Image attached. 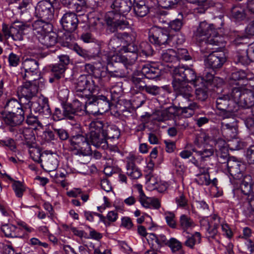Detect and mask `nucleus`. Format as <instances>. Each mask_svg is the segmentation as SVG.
<instances>
[{
	"instance_id": "nucleus-1",
	"label": "nucleus",
	"mask_w": 254,
	"mask_h": 254,
	"mask_svg": "<svg viewBox=\"0 0 254 254\" xmlns=\"http://www.w3.org/2000/svg\"><path fill=\"white\" fill-rule=\"evenodd\" d=\"M131 6V0H114L111 7L117 13L114 11H109L105 17L108 30L113 33L118 29L128 28L130 24L127 19L121 14L128 12Z\"/></svg>"
},
{
	"instance_id": "nucleus-2",
	"label": "nucleus",
	"mask_w": 254,
	"mask_h": 254,
	"mask_svg": "<svg viewBox=\"0 0 254 254\" xmlns=\"http://www.w3.org/2000/svg\"><path fill=\"white\" fill-rule=\"evenodd\" d=\"M208 139L209 136L205 133L200 132L196 135L194 140V147L192 151L195 157H192L190 161L198 168L199 173L197 175L209 174V168L203 162L213 155L214 149L207 143Z\"/></svg>"
},
{
	"instance_id": "nucleus-3",
	"label": "nucleus",
	"mask_w": 254,
	"mask_h": 254,
	"mask_svg": "<svg viewBox=\"0 0 254 254\" xmlns=\"http://www.w3.org/2000/svg\"><path fill=\"white\" fill-rule=\"evenodd\" d=\"M118 37L121 39L122 43L124 46V50L125 52H129L128 55L131 57L130 59L127 57L121 55H114L112 57V60L116 63H123L126 71L121 73L120 76H126L131 73L132 70V66L137 59V54L136 53L137 47L135 46L134 42L135 41V35L133 33H128L127 32L118 33Z\"/></svg>"
},
{
	"instance_id": "nucleus-4",
	"label": "nucleus",
	"mask_w": 254,
	"mask_h": 254,
	"mask_svg": "<svg viewBox=\"0 0 254 254\" xmlns=\"http://www.w3.org/2000/svg\"><path fill=\"white\" fill-rule=\"evenodd\" d=\"M172 86L174 91L177 94L178 105L182 109L183 114L187 113L190 111L188 115L191 116L193 111L199 108V106L195 102L192 101L193 98L192 88L186 82L172 81Z\"/></svg>"
},
{
	"instance_id": "nucleus-5",
	"label": "nucleus",
	"mask_w": 254,
	"mask_h": 254,
	"mask_svg": "<svg viewBox=\"0 0 254 254\" xmlns=\"http://www.w3.org/2000/svg\"><path fill=\"white\" fill-rule=\"evenodd\" d=\"M216 28L213 24L206 21L200 22L199 26L194 32L193 37L197 42L206 45L207 49H211V46H219L220 37Z\"/></svg>"
},
{
	"instance_id": "nucleus-6",
	"label": "nucleus",
	"mask_w": 254,
	"mask_h": 254,
	"mask_svg": "<svg viewBox=\"0 0 254 254\" xmlns=\"http://www.w3.org/2000/svg\"><path fill=\"white\" fill-rule=\"evenodd\" d=\"M173 80L187 83H190L194 86H199V83L203 82V78L197 76L195 71L192 68L185 66L175 67L173 71Z\"/></svg>"
},
{
	"instance_id": "nucleus-7",
	"label": "nucleus",
	"mask_w": 254,
	"mask_h": 254,
	"mask_svg": "<svg viewBox=\"0 0 254 254\" xmlns=\"http://www.w3.org/2000/svg\"><path fill=\"white\" fill-rule=\"evenodd\" d=\"M90 132L87 135V140L90 144L96 147H105L107 141L103 132L104 124L101 121H95L90 124Z\"/></svg>"
},
{
	"instance_id": "nucleus-8",
	"label": "nucleus",
	"mask_w": 254,
	"mask_h": 254,
	"mask_svg": "<svg viewBox=\"0 0 254 254\" xmlns=\"http://www.w3.org/2000/svg\"><path fill=\"white\" fill-rule=\"evenodd\" d=\"M231 96L237 104L244 108H254V92L251 90L236 87L232 89Z\"/></svg>"
},
{
	"instance_id": "nucleus-9",
	"label": "nucleus",
	"mask_w": 254,
	"mask_h": 254,
	"mask_svg": "<svg viewBox=\"0 0 254 254\" xmlns=\"http://www.w3.org/2000/svg\"><path fill=\"white\" fill-rule=\"evenodd\" d=\"M71 150L75 151V154L84 156L92 155V151L87 138L82 134H77L69 139Z\"/></svg>"
},
{
	"instance_id": "nucleus-10",
	"label": "nucleus",
	"mask_w": 254,
	"mask_h": 254,
	"mask_svg": "<svg viewBox=\"0 0 254 254\" xmlns=\"http://www.w3.org/2000/svg\"><path fill=\"white\" fill-rule=\"evenodd\" d=\"M26 81L18 88L17 91L19 101L25 108H27L28 104L27 103L32 102L31 99L36 96L38 90V87L35 84L31 83V80Z\"/></svg>"
},
{
	"instance_id": "nucleus-11",
	"label": "nucleus",
	"mask_w": 254,
	"mask_h": 254,
	"mask_svg": "<svg viewBox=\"0 0 254 254\" xmlns=\"http://www.w3.org/2000/svg\"><path fill=\"white\" fill-rule=\"evenodd\" d=\"M148 38L152 44L161 45L170 44L171 42L172 36L167 29L158 26H153L149 30Z\"/></svg>"
},
{
	"instance_id": "nucleus-12",
	"label": "nucleus",
	"mask_w": 254,
	"mask_h": 254,
	"mask_svg": "<svg viewBox=\"0 0 254 254\" xmlns=\"http://www.w3.org/2000/svg\"><path fill=\"white\" fill-rule=\"evenodd\" d=\"M216 108L220 112L219 113L220 116L224 119L230 118L232 116V113L236 109H235L234 106L237 104L232 96L231 98L229 95H224L217 98L216 101Z\"/></svg>"
},
{
	"instance_id": "nucleus-13",
	"label": "nucleus",
	"mask_w": 254,
	"mask_h": 254,
	"mask_svg": "<svg viewBox=\"0 0 254 254\" xmlns=\"http://www.w3.org/2000/svg\"><path fill=\"white\" fill-rule=\"evenodd\" d=\"M28 104L27 108L25 109L26 110L28 109L30 113L32 112L35 113H38L45 118H49L51 116L52 112L47 98L42 97L36 101H32Z\"/></svg>"
},
{
	"instance_id": "nucleus-14",
	"label": "nucleus",
	"mask_w": 254,
	"mask_h": 254,
	"mask_svg": "<svg viewBox=\"0 0 254 254\" xmlns=\"http://www.w3.org/2000/svg\"><path fill=\"white\" fill-rule=\"evenodd\" d=\"M39 63L35 59L26 58L22 63L21 71L19 75L25 80L34 81L33 76L37 75L39 70Z\"/></svg>"
},
{
	"instance_id": "nucleus-15",
	"label": "nucleus",
	"mask_w": 254,
	"mask_h": 254,
	"mask_svg": "<svg viewBox=\"0 0 254 254\" xmlns=\"http://www.w3.org/2000/svg\"><path fill=\"white\" fill-rule=\"evenodd\" d=\"M127 159V175L131 179H137L142 176L140 169L136 165L135 163H139L143 160L141 156L129 154L126 158Z\"/></svg>"
},
{
	"instance_id": "nucleus-16",
	"label": "nucleus",
	"mask_w": 254,
	"mask_h": 254,
	"mask_svg": "<svg viewBox=\"0 0 254 254\" xmlns=\"http://www.w3.org/2000/svg\"><path fill=\"white\" fill-rule=\"evenodd\" d=\"M100 86L98 82L94 79L91 75L86 76L82 75L79 77L77 80L75 90L78 91H86L93 93L99 90Z\"/></svg>"
},
{
	"instance_id": "nucleus-17",
	"label": "nucleus",
	"mask_w": 254,
	"mask_h": 254,
	"mask_svg": "<svg viewBox=\"0 0 254 254\" xmlns=\"http://www.w3.org/2000/svg\"><path fill=\"white\" fill-rule=\"evenodd\" d=\"M27 112L25 110H20L19 113L6 112L2 110H0V118L7 125L16 127L20 125L24 120V115Z\"/></svg>"
},
{
	"instance_id": "nucleus-18",
	"label": "nucleus",
	"mask_w": 254,
	"mask_h": 254,
	"mask_svg": "<svg viewBox=\"0 0 254 254\" xmlns=\"http://www.w3.org/2000/svg\"><path fill=\"white\" fill-rule=\"evenodd\" d=\"M219 223V217L216 215L212 216L210 220L202 218L200 220L201 229L206 231L207 237L212 239L214 238L218 233Z\"/></svg>"
},
{
	"instance_id": "nucleus-19",
	"label": "nucleus",
	"mask_w": 254,
	"mask_h": 254,
	"mask_svg": "<svg viewBox=\"0 0 254 254\" xmlns=\"http://www.w3.org/2000/svg\"><path fill=\"white\" fill-rule=\"evenodd\" d=\"M85 70L92 74L93 78L96 80L101 86H105L110 80V75L106 71L100 68H96L93 64H86L84 65Z\"/></svg>"
},
{
	"instance_id": "nucleus-20",
	"label": "nucleus",
	"mask_w": 254,
	"mask_h": 254,
	"mask_svg": "<svg viewBox=\"0 0 254 254\" xmlns=\"http://www.w3.org/2000/svg\"><path fill=\"white\" fill-rule=\"evenodd\" d=\"M56 0H43L40 1L35 7L37 16L45 20H49L53 17L52 10Z\"/></svg>"
},
{
	"instance_id": "nucleus-21",
	"label": "nucleus",
	"mask_w": 254,
	"mask_h": 254,
	"mask_svg": "<svg viewBox=\"0 0 254 254\" xmlns=\"http://www.w3.org/2000/svg\"><path fill=\"white\" fill-rule=\"evenodd\" d=\"M60 22L65 31L71 33L77 29L79 20L74 12L69 11L63 15Z\"/></svg>"
},
{
	"instance_id": "nucleus-22",
	"label": "nucleus",
	"mask_w": 254,
	"mask_h": 254,
	"mask_svg": "<svg viewBox=\"0 0 254 254\" xmlns=\"http://www.w3.org/2000/svg\"><path fill=\"white\" fill-rule=\"evenodd\" d=\"M31 29V24L28 22L16 21L11 25V35L15 41H21L23 39L24 31Z\"/></svg>"
},
{
	"instance_id": "nucleus-23",
	"label": "nucleus",
	"mask_w": 254,
	"mask_h": 254,
	"mask_svg": "<svg viewBox=\"0 0 254 254\" xmlns=\"http://www.w3.org/2000/svg\"><path fill=\"white\" fill-rule=\"evenodd\" d=\"M225 166L227 167L229 173L234 179L241 180L243 178V171L245 168L244 164L233 159H230Z\"/></svg>"
},
{
	"instance_id": "nucleus-24",
	"label": "nucleus",
	"mask_w": 254,
	"mask_h": 254,
	"mask_svg": "<svg viewBox=\"0 0 254 254\" xmlns=\"http://www.w3.org/2000/svg\"><path fill=\"white\" fill-rule=\"evenodd\" d=\"M136 188L139 193V200L143 207L146 208L152 207L156 209H158L161 207L160 202L158 198L154 197H148L145 195L142 185H137Z\"/></svg>"
},
{
	"instance_id": "nucleus-25",
	"label": "nucleus",
	"mask_w": 254,
	"mask_h": 254,
	"mask_svg": "<svg viewBox=\"0 0 254 254\" xmlns=\"http://www.w3.org/2000/svg\"><path fill=\"white\" fill-rule=\"evenodd\" d=\"M225 61L224 53L216 51L210 54L205 60L206 66L213 69L221 67Z\"/></svg>"
},
{
	"instance_id": "nucleus-26",
	"label": "nucleus",
	"mask_w": 254,
	"mask_h": 254,
	"mask_svg": "<svg viewBox=\"0 0 254 254\" xmlns=\"http://www.w3.org/2000/svg\"><path fill=\"white\" fill-rule=\"evenodd\" d=\"M18 132L20 134V137L23 140V143L29 148H33L35 145V137L33 129L30 127H20Z\"/></svg>"
},
{
	"instance_id": "nucleus-27",
	"label": "nucleus",
	"mask_w": 254,
	"mask_h": 254,
	"mask_svg": "<svg viewBox=\"0 0 254 254\" xmlns=\"http://www.w3.org/2000/svg\"><path fill=\"white\" fill-rule=\"evenodd\" d=\"M148 243L151 245L152 249L158 251L165 246H167L168 240L164 235H156L154 233H150L147 238Z\"/></svg>"
},
{
	"instance_id": "nucleus-28",
	"label": "nucleus",
	"mask_w": 254,
	"mask_h": 254,
	"mask_svg": "<svg viewBox=\"0 0 254 254\" xmlns=\"http://www.w3.org/2000/svg\"><path fill=\"white\" fill-rule=\"evenodd\" d=\"M32 29L34 34L43 35L52 30L53 26L48 21L38 20L34 21L32 24Z\"/></svg>"
},
{
	"instance_id": "nucleus-29",
	"label": "nucleus",
	"mask_w": 254,
	"mask_h": 254,
	"mask_svg": "<svg viewBox=\"0 0 254 254\" xmlns=\"http://www.w3.org/2000/svg\"><path fill=\"white\" fill-rule=\"evenodd\" d=\"M1 230L6 237L22 238V232L15 225L11 224L2 225Z\"/></svg>"
},
{
	"instance_id": "nucleus-30",
	"label": "nucleus",
	"mask_w": 254,
	"mask_h": 254,
	"mask_svg": "<svg viewBox=\"0 0 254 254\" xmlns=\"http://www.w3.org/2000/svg\"><path fill=\"white\" fill-rule=\"evenodd\" d=\"M130 81L132 84V87L137 91H144L147 84L145 78L143 77L138 71L133 72L131 75Z\"/></svg>"
},
{
	"instance_id": "nucleus-31",
	"label": "nucleus",
	"mask_w": 254,
	"mask_h": 254,
	"mask_svg": "<svg viewBox=\"0 0 254 254\" xmlns=\"http://www.w3.org/2000/svg\"><path fill=\"white\" fill-rule=\"evenodd\" d=\"M221 131L224 136L227 139L233 138L237 133V127L235 123H221Z\"/></svg>"
},
{
	"instance_id": "nucleus-32",
	"label": "nucleus",
	"mask_w": 254,
	"mask_h": 254,
	"mask_svg": "<svg viewBox=\"0 0 254 254\" xmlns=\"http://www.w3.org/2000/svg\"><path fill=\"white\" fill-rule=\"evenodd\" d=\"M39 41L47 48L54 46L57 42V35L54 32H48L38 36Z\"/></svg>"
},
{
	"instance_id": "nucleus-33",
	"label": "nucleus",
	"mask_w": 254,
	"mask_h": 254,
	"mask_svg": "<svg viewBox=\"0 0 254 254\" xmlns=\"http://www.w3.org/2000/svg\"><path fill=\"white\" fill-rule=\"evenodd\" d=\"M141 73L147 78L153 79L160 75L161 71L158 67L145 64L142 65Z\"/></svg>"
},
{
	"instance_id": "nucleus-34",
	"label": "nucleus",
	"mask_w": 254,
	"mask_h": 254,
	"mask_svg": "<svg viewBox=\"0 0 254 254\" xmlns=\"http://www.w3.org/2000/svg\"><path fill=\"white\" fill-rule=\"evenodd\" d=\"M58 165L57 156L52 154L44 156V164L41 165L42 168L49 172L56 170Z\"/></svg>"
},
{
	"instance_id": "nucleus-35",
	"label": "nucleus",
	"mask_w": 254,
	"mask_h": 254,
	"mask_svg": "<svg viewBox=\"0 0 254 254\" xmlns=\"http://www.w3.org/2000/svg\"><path fill=\"white\" fill-rule=\"evenodd\" d=\"M104 126L103 132L106 141L107 139H115L119 137L120 131L116 126L106 125L104 124Z\"/></svg>"
},
{
	"instance_id": "nucleus-36",
	"label": "nucleus",
	"mask_w": 254,
	"mask_h": 254,
	"mask_svg": "<svg viewBox=\"0 0 254 254\" xmlns=\"http://www.w3.org/2000/svg\"><path fill=\"white\" fill-rule=\"evenodd\" d=\"M96 105L98 107L100 113L102 114L109 110L111 106L110 100L105 96L99 95L95 96Z\"/></svg>"
},
{
	"instance_id": "nucleus-37",
	"label": "nucleus",
	"mask_w": 254,
	"mask_h": 254,
	"mask_svg": "<svg viewBox=\"0 0 254 254\" xmlns=\"http://www.w3.org/2000/svg\"><path fill=\"white\" fill-rule=\"evenodd\" d=\"M179 225L180 229L184 232H187L195 226L193 220L186 214H182L180 217Z\"/></svg>"
},
{
	"instance_id": "nucleus-38",
	"label": "nucleus",
	"mask_w": 254,
	"mask_h": 254,
	"mask_svg": "<svg viewBox=\"0 0 254 254\" xmlns=\"http://www.w3.org/2000/svg\"><path fill=\"white\" fill-rule=\"evenodd\" d=\"M247 77V74L244 70H239L233 72L229 79V84L232 85H236L237 86L243 85L244 84L241 83Z\"/></svg>"
},
{
	"instance_id": "nucleus-39",
	"label": "nucleus",
	"mask_w": 254,
	"mask_h": 254,
	"mask_svg": "<svg viewBox=\"0 0 254 254\" xmlns=\"http://www.w3.org/2000/svg\"><path fill=\"white\" fill-rule=\"evenodd\" d=\"M4 108L8 110L7 112L19 113L20 110H24L25 108L21 102H18L14 99L8 100L4 106Z\"/></svg>"
},
{
	"instance_id": "nucleus-40",
	"label": "nucleus",
	"mask_w": 254,
	"mask_h": 254,
	"mask_svg": "<svg viewBox=\"0 0 254 254\" xmlns=\"http://www.w3.org/2000/svg\"><path fill=\"white\" fill-rule=\"evenodd\" d=\"M65 82V80L63 79L58 83V97L62 101H66L69 96V91Z\"/></svg>"
},
{
	"instance_id": "nucleus-41",
	"label": "nucleus",
	"mask_w": 254,
	"mask_h": 254,
	"mask_svg": "<svg viewBox=\"0 0 254 254\" xmlns=\"http://www.w3.org/2000/svg\"><path fill=\"white\" fill-rule=\"evenodd\" d=\"M177 53L175 50L172 49H168L162 51L161 58L165 63H176L177 62Z\"/></svg>"
},
{
	"instance_id": "nucleus-42",
	"label": "nucleus",
	"mask_w": 254,
	"mask_h": 254,
	"mask_svg": "<svg viewBox=\"0 0 254 254\" xmlns=\"http://www.w3.org/2000/svg\"><path fill=\"white\" fill-rule=\"evenodd\" d=\"M235 62L237 64L244 65H248L251 63V60L248 55V50L245 48L236 54Z\"/></svg>"
},
{
	"instance_id": "nucleus-43",
	"label": "nucleus",
	"mask_w": 254,
	"mask_h": 254,
	"mask_svg": "<svg viewBox=\"0 0 254 254\" xmlns=\"http://www.w3.org/2000/svg\"><path fill=\"white\" fill-rule=\"evenodd\" d=\"M195 87L196 98L201 101H205L208 97V89L204 83H199V86Z\"/></svg>"
},
{
	"instance_id": "nucleus-44",
	"label": "nucleus",
	"mask_w": 254,
	"mask_h": 254,
	"mask_svg": "<svg viewBox=\"0 0 254 254\" xmlns=\"http://www.w3.org/2000/svg\"><path fill=\"white\" fill-rule=\"evenodd\" d=\"M50 70L54 76L57 79H60L64 78V73L66 68L64 65L58 63L52 64L50 66Z\"/></svg>"
},
{
	"instance_id": "nucleus-45",
	"label": "nucleus",
	"mask_w": 254,
	"mask_h": 254,
	"mask_svg": "<svg viewBox=\"0 0 254 254\" xmlns=\"http://www.w3.org/2000/svg\"><path fill=\"white\" fill-rule=\"evenodd\" d=\"M96 100L94 96H92L88 99V101L85 104V112L89 114L95 115L100 113L98 107L96 105Z\"/></svg>"
},
{
	"instance_id": "nucleus-46",
	"label": "nucleus",
	"mask_w": 254,
	"mask_h": 254,
	"mask_svg": "<svg viewBox=\"0 0 254 254\" xmlns=\"http://www.w3.org/2000/svg\"><path fill=\"white\" fill-rule=\"evenodd\" d=\"M245 9L241 6H233L231 10V16L236 20L241 21L246 18Z\"/></svg>"
},
{
	"instance_id": "nucleus-47",
	"label": "nucleus",
	"mask_w": 254,
	"mask_h": 254,
	"mask_svg": "<svg viewBox=\"0 0 254 254\" xmlns=\"http://www.w3.org/2000/svg\"><path fill=\"white\" fill-rule=\"evenodd\" d=\"M186 238L185 245L190 249H193L195 244H199L201 242V234L198 232H195L193 235L188 236Z\"/></svg>"
},
{
	"instance_id": "nucleus-48",
	"label": "nucleus",
	"mask_w": 254,
	"mask_h": 254,
	"mask_svg": "<svg viewBox=\"0 0 254 254\" xmlns=\"http://www.w3.org/2000/svg\"><path fill=\"white\" fill-rule=\"evenodd\" d=\"M175 202L178 208L184 209H186L188 208V199L183 192H178V195H177L175 198Z\"/></svg>"
},
{
	"instance_id": "nucleus-49",
	"label": "nucleus",
	"mask_w": 254,
	"mask_h": 254,
	"mask_svg": "<svg viewBox=\"0 0 254 254\" xmlns=\"http://www.w3.org/2000/svg\"><path fill=\"white\" fill-rule=\"evenodd\" d=\"M64 109V114H65V119L70 120H75L78 118L75 112L69 104H66L62 107Z\"/></svg>"
},
{
	"instance_id": "nucleus-50",
	"label": "nucleus",
	"mask_w": 254,
	"mask_h": 254,
	"mask_svg": "<svg viewBox=\"0 0 254 254\" xmlns=\"http://www.w3.org/2000/svg\"><path fill=\"white\" fill-rule=\"evenodd\" d=\"M174 121L175 126L179 129L185 130L189 126L187 118H185L183 115L175 117Z\"/></svg>"
},
{
	"instance_id": "nucleus-51",
	"label": "nucleus",
	"mask_w": 254,
	"mask_h": 254,
	"mask_svg": "<svg viewBox=\"0 0 254 254\" xmlns=\"http://www.w3.org/2000/svg\"><path fill=\"white\" fill-rule=\"evenodd\" d=\"M76 115L80 116L85 112V104L79 101L78 99H75L71 104H69Z\"/></svg>"
},
{
	"instance_id": "nucleus-52",
	"label": "nucleus",
	"mask_w": 254,
	"mask_h": 254,
	"mask_svg": "<svg viewBox=\"0 0 254 254\" xmlns=\"http://www.w3.org/2000/svg\"><path fill=\"white\" fill-rule=\"evenodd\" d=\"M229 146L232 150H240L244 148L247 145V143L238 138H232V140L230 141Z\"/></svg>"
},
{
	"instance_id": "nucleus-53",
	"label": "nucleus",
	"mask_w": 254,
	"mask_h": 254,
	"mask_svg": "<svg viewBox=\"0 0 254 254\" xmlns=\"http://www.w3.org/2000/svg\"><path fill=\"white\" fill-rule=\"evenodd\" d=\"M170 109L157 111L154 115L157 116L155 118V120L159 122H163L168 120L171 117V113L169 111Z\"/></svg>"
},
{
	"instance_id": "nucleus-54",
	"label": "nucleus",
	"mask_w": 254,
	"mask_h": 254,
	"mask_svg": "<svg viewBox=\"0 0 254 254\" xmlns=\"http://www.w3.org/2000/svg\"><path fill=\"white\" fill-rule=\"evenodd\" d=\"M241 188L243 193L248 196L254 192V184H252L251 183L247 182L245 180L241 183Z\"/></svg>"
},
{
	"instance_id": "nucleus-55",
	"label": "nucleus",
	"mask_w": 254,
	"mask_h": 254,
	"mask_svg": "<svg viewBox=\"0 0 254 254\" xmlns=\"http://www.w3.org/2000/svg\"><path fill=\"white\" fill-rule=\"evenodd\" d=\"M12 188L17 197H22L23 192L25 191V187L19 181H14Z\"/></svg>"
},
{
	"instance_id": "nucleus-56",
	"label": "nucleus",
	"mask_w": 254,
	"mask_h": 254,
	"mask_svg": "<svg viewBox=\"0 0 254 254\" xmlns=\"http://www.w3.org/2000/svg\"><path fill=\"white\" fill-rule=\"evenodd\" d=\"M176 52L177 53V62L180 60L188 61L191 59L188 51L186 49L178 48Z\"/></svg>"
},
{
	"instance_id": "nucleus-57",
	"label": "nucleus",
	"mask_w": 254,
	"mask_h": 254,
	"mask_svg": "<svg viewBox=\"0 0 254 254\" xmlns=\"http://www.w3.org/2000/svg\"><path fill=\"white\" fill-rule=\"evenodd\" d=\"M216 155L217 156L218 161L221 164H227L228 159V150L227 148H224L222 151H217Z\"/></svg>"
},
{
	"instance_id": "nucleus-58",
	"label": "nucleus",
	"mask_w": 254,
	"mask_h": 254,
	"mask_svg": "<svg viewBox=\"0 0 254 254\" xmlns=\"http://www.w3.org/2000/svg\"><path fill=\"white\" fill-rule=\"evenodd\" d=\"M32 150H29V153L30 154L31 158L35 161L37 162L38 163H41L43 161V160L41 159V157L44 158V156H43L40 150L38 148H32Z\"/></svg>"
},
{
	"instance_id": "nucleus-59",
	"label": "nucleus",
	"mask_w": 254,
	"mask_h": 254,
	"mask_svg": "<svg viewBox=\"0 0 254 254\" xmlns=\"http://www.w3.org/2000/svg\"><path fill=\"white\" fill-rule=\"evenodd\" d=\"M165 220L168 225L171 228L175 229L177 227L175 215L173 212H166L165 213Z\"/></svg>"
},
{
	"instance_id": "nucleus-60",
	"label": "nucleus",
	"mask_w": 254,
	"mask_h": 254,
	"mask_svg": "<svg viewBox=\"0 0 254 254\" xmlns=\"http://www.w3.org/2000/svg\"><path fill=\"white\" fill-rule=\"evenodd\" d=\"M26 122L27 124L31 126H33L35 127H43L41 123L38 120L37 117L31 114L27 116Z\"/></svg>"
},
{
	"instance_id": "nucleus-61",
	"label": "nucleus",
	"mask_w": 254,
	"mask_h": 254,
	"mask_svg": "<svg viewBox=\"0 0 254 254\" xmlns=\"http://www.w3.org/2000/svg\"><path fill=\"white\" fill-rule=\"evenodd\" d=\"M122 44L121 39L118 37V34L117 33L111 39L109 43V46L112 50L116 51L121 46Z\"/></svg>"
},
{
	"instance_id": "nucleus-62",
	"label": "nucleus",
	"mask_w": 254,
	"mask_h": 254,
	"mask_svg": "<svg viewBox=\"0 0 254 254\" xmlns=\"http://www.w3.org/2000/svg\"><path fill=\"white\" fill-rule=\"evenodd\" d=\"M167 246H168L171 248L173 252L178 251L182 248L181 243L174 238H172L168 240V243Z\"/></svg>"
},
{
	"instance_id": "nucleus-63",
	"label": "nucleus",
	"mask_w": 254,
	"mask_h": 254,
	"mask_svg": "<svg viewBox=\"0 0 254 254\" xmlns=\"http://www.w3.org/2000/svg\"><path fill=\"white\" fill-rule=\"evenodd\" d=\"M85 17L88 20V23L89 26L95 27L100 23V19L94 15V13H90L89 15H85Z\"/></svg>"
},
{
	"instance_id": "nucleus-64",
	"label": "nucleus",
	"mask_w": 254,
	"mask_h": 254,
	"mask_svg": "<svg viewBox=\"0 0 254 254\" xmlns=\"http://www.w3.org/2000/svg\"><path fill=\"white\" fill-rule=\"evenodd\" d=\"M197 178L196 179V182L201 185H209L211 183L210 179L209 174H205L203 175H197Z\"/></svg>"
}]
</instances>
